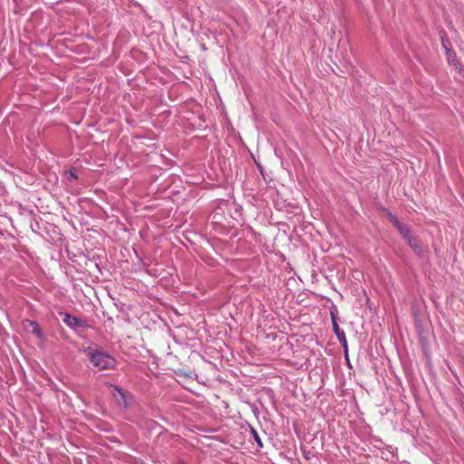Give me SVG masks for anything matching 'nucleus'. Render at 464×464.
I'll return each mask as SVG.
<instances>
[{
  "label": "nucleus",
  "mask_w": 464,
  "mask_h": 464,
  "mask_svg": "<svg viewBox=\"0 0 464 464\" xmlns=\"http://www.w3.org/2000/svg\"><path fill=\"white\" fill-rule=\"evenodd\" d=\"M84 353L88 356L93 367L99 371L113 370L116 368V359L102 349L87 347L84 349Z\"/></svg>",
  "instance_id": "f257e3e1"
},
{
  "label": "nucleus",
  "mask_w": 464,
  "mask_h": 464,
  "mask_svg": "<svg viewBox=\"0 0 464 464\" xmlns=\"http://www.w3.org/2000/svg\"><path fill=\"white\" fill-rule=\"evenodd\" d=\"M111 387L113 389L112 395L118 405L123 409H128L131 405L133 396L118 385H112Z\"/></svg>",
  "instance_id": "f03ea898"
},
{
  "label": "nucleus",
  "mask_w": 464,
  "mask_h": 464,
  "mask_svg": "<svg viewBox=\"0 0 464 464\" xmlns=\"http://www.w3.org/2000/svg\"><path fill=\"white\" fill-rule=\"evenodd\" d=\"M22 325L26 332L31 333L39 340H44L45 338L43 330L36 321L24 319L22 321Z\"/></svg>",
  "instance_id": "7ed1b4c3"
},
{
  "label": "nucleus",
  "mask_w": 464,
  "mask_h": 464,
  "mask_svg": "<svg viewBox=\"0 0 464 464\" xmlns=\"http://www.w3.org/2000/svg\"><path fill=\"white\" fill-rule=\"evenodd\" d=\"M332 326H333V330L337 337V340L339 341L340 344L342 345V347L343 348L345 353H347L348 352V344H347V340H346V337H345V333L343 330H342L340 327H339V324L337 323V320L335 318V316L334 314H332Z\"/></svg>",
  "instance_id": "20e7f679"
},
{
  "label": "nucleus",
  "mask_w": 464,
  "mask_h": 464,
  "mask_svg": "<svg viewBox=\"0 0 464 464\" xmlns=\"http://www.w3.org/2000/svg\"><path fill=\"white\" fill-rule=\"evenodd\" d=\"M63 322L67 326H69L70 328H72L73 330H76L78 328L87 327L85 321H83L76 316H73V315L70 314L69 313H63Z\"/></svg>",
  "instance_id": "39448f33"
},
{
  "label": "nucleus",
  "mask_w": 464,
  "mask_h": 464,
  "mask_svg": "<svg viewBox=\"0 0 464 464\" xmlns=\"http://www.w3.org/2000/svg\"><path fill=\"white\" fill-rule=\"evenodd\" d=\"M393 226L397 228L398 232L405 241L412 237L411 227L408 225L401 223L398 220L397 223L393 224Z\"/></svg>",
  "instance_id": "423d86ee"
},
{
  "label": "nucleus",
  "mask_w": 464,
  "mask_h": 464,
  "mask_svg": "<svg viewBox=\"0 0 464 464\" xmlns=\"http://www.w3.org/2000/svg\"><path fill=\"white\" fill-rule=\"evenodd\" d=\"M406 242L418 256L422 257L424 256L422 246L419 244L418 240L414 237L409 238V240H407Z\"/></svg>",
  "instance_id": "0eeeda50"
},
{
  "label": "nucleus",
  "mask_w": 464,
  "mask_h": 464,
  "mask_svg": "<svg viewBox=\"0 0 464 464\" xmlns=\"http://www.w3.org/2000/svg\"><path fill=\"white\" fill-rule=\"evenodd\" d=\"M249 431H250L252 439L256 441L257 448L262 449L263 442H262V440H261L260 436L258 435L256 430L254 427L249 425Z\"/></svg>",
  "instance_id": "6e6552de"
},
{
  "label": "nucleus",
  "mask_w": 464,
  "mask_h": 464,
  "mask_svg": "<svg viewBox=\"0 0 464 464\" xmlns=\"http://www.w3.org/2000/svg\"><path fill=\"white\" fill-rule=\"evenodd\" d=\"M381 211L387 217V218L391 221V223L393 225L394 223H397L399 220L395 215H393L388 208L382 207Z\"/></svg>",
  "instance_id": "1a4fd4ad"
},
{
  "label": "nucleus",
  "mask_w": 464,
  "mask_h": 464,
  "mask_svg": "<svg viewBox=\"0 0 464 464\" xmlns=\"http://www.w3.org/2000/svg\"><path fill=\"white\" fill-rule=\"evenodd\" d=\"M442 45H443L444 49L446 50V55L449 59H450L451 57H455L454 52L450 48L447 47V44L444 40H442Z\"/></svg>",
  "instance_id": "9d476101"
},
{
  "label": "nucleus",
  "mask_w": 464,
  "mask_h": 464,
  "mask_svg": "<svg viewBox=\"0 0 464 464\" xmlns=\"http://www.w3.org/2000/svg\"><path fill=\"white\" fill-rule=\"evenodd\" d=\"M71 176H72V178H73V179H77V176H76L75 174H73V173H72V174H71Z\"/></svg>",
  "instance_id": "9b49d317"
}]
</instances>
